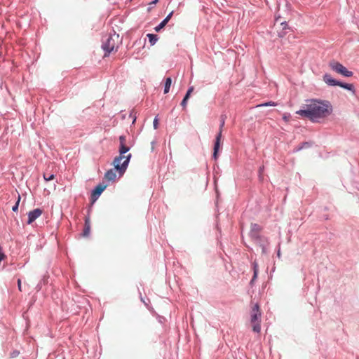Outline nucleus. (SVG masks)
I'll return each mask as SVG.
<instances>
[{"label":"nucleus","mask_w":359,"mask_h":359,"mask_svg":"<svg viewBox=\"0 0 359 359\" xmlns=\"http://www.w3.org/2000/svg\"><path fill=\"white\" fill-rule=\"evenodd\" d=\"M283 118H284L285 121H287V117H286L285 116H283Z\"/></svg>","instance_id":"2f4dec72"},{"label":"nucleus","mask_w":359,"mask_h":359,"mask_svg":"<svg viewBox=\"0 0 359 359\" xmlns=\"http://www.w3.org/2000/svg\"><path fill=\"white\" fill-rule=\"evenodd\" d=\"M20 201V196L18 195L17 202L15 203V205L12 208L13 211L16 212L18 210Z\"/></svg>","instance_id":"aec40b11"},{"label":"nucleus","mask_w":359,"mask_h":359,"mask_svg":"<svg viewBox=\"0 0 359 359\" xmlns=\"http://www.w3.org/2000/svg\"><path fill=\"white\" fill-rule=\"evenodd\" d=\"M172 14H173V11L170 12L164 20H167V22H168V21L170 20Z\"/></svg>","instance_id":"a878e982"},{"label":"nucleus","mask_w":359,"mask_h":359,"mask_svg":"<svg viewBox=\"0 0 359 359\" xmlns=\"http://www.w3.org/2000/svg\"><path fill=\"white\" fill-rule=\"evenodd\" d=\"M194 86H191V87L188 89V90H187V93H186V95H186V96H188V97H190V95H191V94L192 93V92L194 91Z\"/></svg>","instance_id":"5701e85b"},{"label":"nucleus","mask_w":359,"mask_h":359,"mask_svg":"<svg viewBox=\"0 0 359 359\" xmlns=\"http://www.w3.org/2000/svg\"><path fill=\"white\" fill-rule=\"evenodd\" d=\"M43 213V210L40 208H36L28 212L27 224H30L39 217Z\"/></svg>","instance_id":"0eeeda50"},{"label":"nucleus","mask_w":359,"mask_h":359,"mask_svg":"<svg viewBox=\"0 0 359 359\" xmlns=\"http://www.w3.org/2000/svg\"><path fill=\"white\" fill-rule=\"evenodd\" d=\"M90 220L88 218H87V219H86V221H85V227H84L83 232V236H88L90 233Z\"/></svg>","instance_id":"2eb2a0df"},{"label":"nucleus","mask_w":359,"mask_h":359,"mask_svg":"<svg viewBox=\"0 0 359 359\" xmlns=\"http://www.w3.org/2000/svg\"><path fill=\"white\" fill-rule=\"evenodd\" d=\"M158 0H154L151 4H156Z\"/></svg>","instance_id":"7c9ffc66"},{"label":"nucleus","mask_w":359,"mask_h":359,"mask_svg":"<svg viewBox=\"0 0 359 359\" xmlns=\"http://www.w3.org/2000/svg\"><path fill=\"white\" fill-rule=\"evenodd\" d=\"M224 126V118L222 116L219 132L217 135L216 140H215V146H214L213 157L215 160L217 158V153L219 151L220 144H221L222 133V129H223Z\"/></svg>","instance_id":"423d86ee"},{"label":"nucleus","mask_w":359,"mask_h":359,"mask_svg":"<svg viewBox=\"0 0 359 359\" xmlns=\"http://www.w3.org/2000/svg\"><path fill=\"white\" fill-rule=\"evenodd\" d=\"M116 170L113 169L109 170L104 175V178L109 181H114L116 177Z\"/></svg>","instance_id":"ddd939ff"},{"label":"nucleus","mask_w":359,"mask_h":359,"mask_svg":"<svg viewBox=\"0 0 359 359\" xmlns=\"http://www.w3.org/2000/svg\"><path fill=\"white\" fill-rule=\"evenodd\" d=\"M130 158V154H129L127 156H125L124 154H120L118 156H116L114 159L113 165L115 170L119 172L120 175H122L125 172Z\"/></svg>","instance_id":"7ed1b4c3"},{"label":"nucleus","mask_w":359,"mask_h":359,"mask_svg":"<svg viewBox=\"0 0 359 359\" xmlns=\"http://www.w3.org/2000/svg\"><path fill=\"white\" fill-rule=\"evenodd\" d=\"M266 106H276V103H275L274 102H266V103L257 105V107H266Z\"/></svg>","instance_id":"412c9836"},{"label":"nucleus","mask_w":359,"mask_h":359,"mask_svg":"<svg viewBox=\"0 0 359 359\" xmlns=\"http://www.w3.org/2000/svg\"><path fill=\"white\" fill-rule=\"evenodd\" d=\"M263 170H264V167H261L259 168V172L261 173L262 172H263Z\"/></svg>","instance_id":"c756f323"},{"label":"nucleus","mask_w":359,"mask_h":359,"mask_svg":"<svg viewBox=\"0 0 359 359\" xmlns=\"http://www.w3.org/2000/svg\"><path fill=\"white\" fill-rule=\"evenodd\" d=\"M43 178L46 181H50L55 178V175L53 174H43Z\"/></svg>","instance_id":"6ab92c4d"},{"label":"nucleus","mask_w":359,"mask_h":359,"mask_svg":"<svg viewBox=\"0 0 359 359\" xmlns=\"http://www.w3.org/2000/svg\"><path fill=\"white\" fill-rule=\"evenodd\" d=\"M332 112V107L327 101L310 100L307 101L304 109L296 114L309 118L312 122H318L319 119L326 118Z\"/></svg>","instance_id":"f257e3e1"},{"label":"nucleus","mask_w":359,"mask_h":359,"mask_svg":"<svg viewBox=\"0 0 359 359\" xmlns=\"http://www.w3.org/2000/svg\"><path fill=\"white\" fill-rule=\"evenodd\" d=\"M257 274H258V272H256V271L254 272L253 277L250 281L251 283H252L255 280V279L257 277Z\"/></svg>","instance_id":"bb28decb"},{"label":"nucleus","mask_w":359,"mask_h":359,"mask_svg":"<svg viewBox=\"0 0 359 359\" xmlns=\"http://www.w3.org/2000/svg\"><path fill=\"white\" fill-rule=\"evenodd\" d=\"M147 37L151 46L154 45L156 42L158 41L157 35L153 34H148Z\"/></svg>","instance_id":"f3484780"},{"label":"nucleus","mask_w":359,"mask_h":359,"mask_svg":"<svg viewBox=\"0 0 359 359\" xmlns=\"http://www.w3.org/2000/svg\"><path fill=\"white\" fill-rule=\"evenodd\" d=\"M338 86H340L344 89H346V90H351L352 91L353 93H355V88H354V86L351 83H342V82H340L339 81L338 83Z\"/></svg>","instance_id":"4468645a"},{"label":"nucleus","mask_w":359,"mask_h":359,"mask_svg":"<svg viewBox=\"0 0 359 359\" xmlns=\"http://www.w3.org/2000/svg\"><path fill=\"white\" fill-rule=\"evenodd\" d=\"M121 43V39L119 35L114 32L103 39L102 47L106 52L104 56L113 51H116L118 46Z\"/></svg>","instance_id":"f03ea898"},{"label":"nucleus","mask_w":359,"mask_h":359,"mask_svg":"<svg viewBox=\"0 0 359 359\" xmlns=\"http://www.w3.org/2000/svg\"><path fill=\"white\" fill-rule=\"evenodd\" d=\"M18 289L20 291H22V288H21V280L20 279H18Z\"/></svg>","instance_id":"cd10ccee"},{"label":"nucleus","mask_w":359,"mask_h":359,"mask_svg":"<svg viewBox=\"0 0 359 359\" xmlns=\"http://www.w3.org/2000/svg\"><path fill=\"white\" fill-rule=\"evenodd\" d=\"M323 81H325V83H327L328 86H337L338 85V83L339 81L334 79L330 74H325L324 76H323Z\"/></svg>","instance_id":"f8f14e48"},{"label":"nucleus","mask_w":359,"mask_h":359,"mask_svg":"<svg viewBox=\"0 0 359 359\" xmlns=\"http://www.w3.org/2000/svg\"><path fill=\"white\" fill-rule=\"evenodd\" d=\"M280 252L278 251V257H280Z\"/></svg>","instance_id":"473e14b6"},{"label":"nucleus","mask_w":359,"mask_h":359,"mask_svg":"<svg viewBox=\"0 0 359 359\" xmlns=\"http://www.w3.org/2000/svg\"><path fill=\"white\" fill-rule=\"evenodd\" d=\"M278 22L280 23V25L282 27V31L280 32H278V35L279 37H283L285 35V34H286V32L284 30H285V29L289 28L288 27V25L285 21L282 22L280 20V17H278V18H277L276 19V23H278ZM276 25V24H275V25Z\"/></svg>","instance_id":"9b49d317"},{"label":"nucleus","mask_w":359,"mask_h":359,"mask_svg":"<svg viewBox=\"0 0 359 359\" xmlns=\"http://www.w3.org/2000/svg\"><path fill=\"white\" fill-rule=\"evenodd\" d=\"M167 20H163L157 27H155V30L156 32H159L161 29H163L165 25L167 24Z\"/></svg>","instance_id":"a211bd4d"},{"label":"nucleus","mask_w":359,"mask_h":359,"mask_svg":"<svg viewBox=\"0 0 359 359\" xmlns=\"http://www.w3.org/2000/svg\"><path fill=\"white\" fill-rule=\"evenodd\" d=\"M332 70L346 77H351L353 76V72L348 70L342 64L339 62L332 61L329 64Z\"/></svg>","instance_id":"39448f33"},{"label":"nucleus","mask_w":359,"mask_h":359,"mask_svg":"<svg viewBox=\"0 0 359 359\" xmlns=\"http://www.w3.org/2000/svg\"><path fill=\"white\" fill-rule=\"evenodd\" d=\"M158 119L157 117H156L154 120V129H156L158 128Z\"/></svg>","instance_id":"b1692460"},{"label":"nucleus","mask_w":359,"mask_h":359,"mask_svg":"<svg viewBox=\"0 0 359 359\" xmlns=\"http://www.w3.org/2000/svg\"><path fill=\"white\" fill-rule=\"evenodd\" d=\"M262 252L263 253L266 252V248L264 246H262Z\"/></svg>","instance_id":"c85d7f7f"},{"label":"nucleus","mask_w":359,"mask_h":359,"mask_svg":"<svg viewBox=\"0 0 359 359\" xmlns=\"http://www.w3.org/2000/svg\"><path fill=\"white\" fill-rule=\"evenodd\" d=\"M189 98V97L186 96V95L184 96V99L182 100V101L181 102V105L183 107H186Z\"/></svg>","instance_id":"4be33fe9"},{"label":"nucleus","mask_w":359,"mask_h":359,"mask_svg":"<svg viewBox=\"0 0 359 359\" xmlns=\"http://www.w3.org/2000/svg\"><path fill=\"white\" fill-rule=\"evenodd\" d=\"M107 185L105 184H99L97 185L95 189L93 190L92 193V199L93 201H95L98 197L100 196V194L103 192V191L106 189Z\"/></svg>","instance_id":"1a4fd4ad"},{"label":"nucleus","mask_w":359,"mask_h":359,"mask_svg":"<svg viewBox=\"0 0 359 359\" xmlns=\"http://www.w3.org/2000/svg\"><path fill=\"white\" fill-rule=\"evenodd\" d=\"M250 322L252 326V330L255 332L259 333L261 330V312L259 311V306L257 304H255L252 308Z\"/></svg>","instance_id":"20e7f679"},{"label":"nucleus","mask_w":359,"mask_h":359,"mask_svg":"<svg viewBox=\"0 0 359 359\" xmlns=\"http://www.w3.org/2000/svg\"><path fill=\"white\" fill-rule=\"evenodd\" d=\"M119 141H120L119 153H121V154H124L126 152H128L130 149V147H128L126 144V136H124V135L120 136Z\"/></svg>","instance_id":"9d476101"},{"label":"nucleus","mask_w":359,"mask_h":359,"mask_svg":"<svg viewBox=\"0 0 359 359\" xmlns=\"http://www.w3.org/2000/svg\"><path fill=\"white\" fill-rule=\"evenodd\" d=\"M171 83H172L171 78L170 77L166 78L165 83V88H164V93L165 94H166V93H168L169 92Z\"/></svg>","instance_id":"dca6fc26"},{"label":"nucleus","mask_w":359,"mask_h":359,"mask_svg":"<svg viewBox=\"0 0 359 359\" xmlns=\"http://www.w3.org/2000/svg\"><path fill=\"white\" fill-rule=\"evenodd\" d=\"M259 271V269H258V264L257 263H256L255 262H253V271H256V272H258Z\"/></svg>","instance_id":"393cba45"},{"label":"nucleus","mask_w":359,"mask_h":359,"mask_svg":"<svg viewBox=\"0 0 359 359\" xmlns=\"http://www.w3.org/2000/svg\"><path fill=\"white\" fill-rule=\"evenodd\" d=\"M261 230H262V228L259 224H251V231H250L251 237L256 241L260 239L259 233L261 231Z\"/></svg>","instance_id":"6e6552de"}]
</instances>
